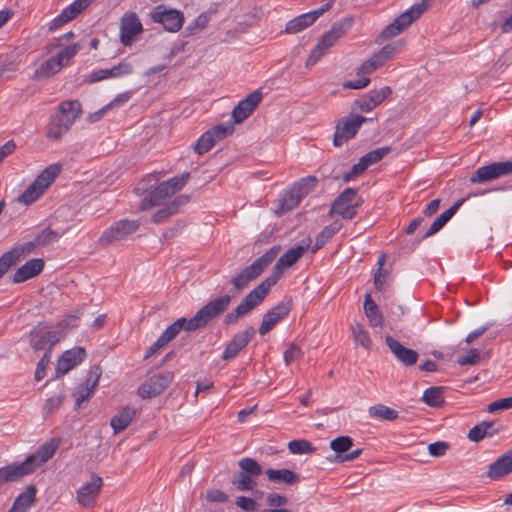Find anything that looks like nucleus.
<instances>
[{
	"mask_svg": "<svg viewBox=\"0 0 512 512\" xmlns=\"http://www.w3.org/2000/svg\"><path fill=\"white\" fill-rule=\"evenodd\" d=\"M210 16L208 13H202L195 18L186 28V35H195L201 32L209 23Z\"/></svg>",
	"mask_w": 512,
	"mask_h": 512,
	"instance_id": "obj_50",
	"label": "nucleus"
},
{
	"mask_svg": "<svg viewBox=\"0 0 512 512\" xmlns=\"http://www.w3.org/2000/svg\"><path fill=\"white\" fill-rule=\"evenodd\" d=\"M24 477L18 463H13L0 468V487L7 482H14Z\"/></svg>",
	"mask_w": 512,
	"mask_h": 512,
	"instance_id": "obj_45",
	"label": "nucleus"
},
{
	"mask_svg": "<svg viewBox=\"0 0 512 512\" xmlns=\"http://www.w3.org/2000/svg\"><path fill=\"white\" fill-rule=\"evenodd\" d=\"M154 22L163 25L169 32H177L181 29L184 21L182 12L175 9H166L163 6H157L151 13Z\"/></svg>",
	"mask_w": 512,
	"mask_h": 512,
	"instance_id": "obj_20",
	"label": "nucleus"
},
{
	"mask_svg": "<svg viewBox=\"0 0 512 512\" xmlns=\"http://www.w3.org/2000/svg\"><path fill=\"white\" fill-rule=\"evenodd\" d=\"M80 50L79 44H73L71 46L65 47L61 51H59L56 55L63 62V65H67V63L77 54Z\"/></svg>",
	"mask_w": 512,
	"mask_h": 512,
	"instance_id": "obj_57",
	"label": "nucleus"
},
{
	"mask_svg": "<svg viewBox=\"0 0 512 512\" xmlns=\"http://www.w3.org/2000/svg\"><path fill=\"white\" fill-rule=\"evenodd\" d=\"M254 334L255 330L253 327H248L235 334L227 344L223 352L222 359L227 361L235 358L239 352L248 345Z\"/></svg>",
	"mask_w": 512,
	"mask_h": 512,
	"instance_id": "obj_25",
	"label": "nucleus"
},
{
	"mask_svg": "<svg viewBox=\"0 0 512 512\" xmlns=\"http://www.w3.org/2000/svg\"><path fill=\"white\" fill-rule=\"evenodd\" d=\"M173 195V189L165 186V181L160 183L148 197H145L140 203V210L145 211L160 204L162 200Z\"/></svg>",
	"mask_w": 512,
	"mask_h": 512,
	"instance_id": "obj_33",
	"label": "nucleus"
},
{
	"mask_svg": "<svg viewBox=\"0 0 512 512\" xmlns=\"http://www.w3.org/2000/svg\"><path fill=\"white\" fill-rule=\"evenodd\" d=\"M369 415L373 418H382L390 421L398 417L397 411L381 404L371 406L369 408Z\"/></svg>",
	"mask_w": 512,
	"mask_h": 512,
	"instance_id": "obj_48",
	"label": "nucleus"
},
{
	"mask_svg": "<svg viewBox=\"0 0 512 512\" xmlns=\"http://www.w3.org/2000/svg\"><path fill=\"white\" fill-rule=\"evenodd\" d=\"M480 360V353L477 349H471L467 355L458 358L461 366L474 365Z\"/></svg>",
	"mask_w": 512,
	"mask_h": 512,
	"instance_id": "obj_63",
	"label": "nucleus"
},
{
	"mask_svg": "<svg viewBox=\"0 0 512 512\" xmlns=\"http://www.w3.org/2000/svg\"><path fill=\"white\" fill-rule=\"evenodd\" d=\"M279 252V246L272 247L262 256L257 258L251 265L241 270L231 280V283L235 290L237 292L241 291L252 280L256 279L264 271V269L274 261Z\"/></svg>",
	"mask_w": 512,
	"mask_h": 512,
	"instance_id": "obj_2",
	"label": "nucleus"
},
{
	"mask_svg": "<svg viewBox=\"0 0 512 512\" xmlns=\"http://www.w3.org/2000/svg\"><path fill=\"white\" fill-rule=\"evenodd\" d=\"M65 337L64 330H52L45 322L38 323L29 333L30 346L36 350L46 349L51 355L52 347Z\"/></svg>",
	"mask_w": 512,
	"mask_h": 512,
	"instance_id": "obj_5",
	"label": "nucleus"
},
{
	"mask_svg": "<svg viewBox=\"0 0 512 512\" xmlns=\"http://www.w3.org/2000/svg\"><path fill=\"white\" fill-rule=\"evenodd\" d=\"M231 296L228 294L210 300L197 313L188 320V329L197 330L205 327L214 318L224 313L229 307Z\"/></svg>",
	"mask_w": 512,
	"mask_h": 512,
	"instance_id": "obj_4",
	"label": "nucleus"
},
{
	"mask_svg": "<svg viewBox=\"0 0 512 512\" xmlns=\"http://www.w3.org/2000/svg\"><path fill=\"white\" fill-rule=\"evenodd\" d=\"M352 337L356 345H360L366 350H369L372 346L369 333L364 329L360 323H354L351 325Z\"/></svg>",
	"mask_w": 512,
	"mask_h": 512,
	"instance_id": "obj_46",
	"label": "nucleus"
},
{
	"mask_svg": "<svg viewBox=\"0 0 512 512\" xmlns=\"http://www.w3.org/2000/svg\"><path fill=\"white\" fill-rule=\"evenodd\" d=\"M143 32L142 23L135 12H126L120 21V40L125 46L132 45Z\"/></svg>",
	"mask_w": 512,
	"mask_h": 512,
	"instance_id": "obj_18",
	"label": "nucleus"
},
{
	"mask_svg": "<svg viewBox=\"0 0 512 512\" xmlns=\"http://www.w3.org/2000/svg\"><path fill=\"white\" fill-rule=\"evenodd\" d=\"M72 125L70 120L61 117V115L56 112L50 118L46 130V137L52 140H59L70 130Z\"/></svg>",
	"mask_w": 512,
	"mask_h": 512,
	"instance_id": "obj_30",
	"label": "nucleus"
},
{
	"mask_svg": "<svg viewBox=\"0 0 512 512\" xmlns=\"http://www.w3.org/2000/svg\"><path fill=\"white\" fill-rule=\"evenodd\" d=\"M512 472V448L493 462L487 471L490 479H499Z\"/></svg>",
	"mask_w": 512,
	"mask_h": 512,
	"instance_id": "obj_31",
	"label": "nucleus"
},
{
	"mask_svg": "<svg viewBox=\"0 0 512 512\" xmlns=\"http://www.w3.org/2000/svg\"><path fill=\"white\" fill-rule=\"evenodd\" d=\"M188 320L189 319H186L185 317L177 319L166 328L160 337L168 344L179 334L181 330L190 332L191 330L188 329Z\"/></svg>",
	"mask_w": 512,
	"mask_h": 512,
	"instance_id": "obj_44",
	"label": "nucleus"
},
{
	"mask_svg": "<svg viewBox=\"0 0 512 512\" xmlns=\"http://www.w3.org/2000/svg\"><path fill=\"white\" fill-rule=\"evenodd\" d=\"M341 227L342 223L339 221H335L332 224L324 227L316 237V242L312 252L322 248L330 239H332V237L340 230Z\"/></svg>",
	"mask_w": 512,
	"mask_h": 512,
	"instance_id": "obj_43",
	"label": "nucleus"
},
{
	"mask_svg": "<svg viewBox=\"0 0 512 512\" xmlns=\"http://www.w3.org/2000/svg\"><path fill=\"white\" fill-rule=\"evenodd\" d=\"M57 113L74 124L82 114V105L78 100H65L59 104Z\"/></svg>",
	"mask_w": 512,
	"mask_h": 512,
	"instance_id": "obj_38",
	"label": "nucleus"
},
{
	"mask_svg": "<svg viewBox=\"0 0 512 512\" xmlns=\"http://www.w3.org/2000/svg\"><path fill=\"white\" fill-rule=\"evenodd\" d=\"M44 268V261L40 258L31 259L19 267L13 276L14 283H22L37 276Z\"/></svg>",
	"mask_w": 512,
	"mask_h": 512,
	"instance_id": "obj_29",
	"label": "nucleus"
},
{
	"mask_svg": "<svg viewBox=\"0 0 512 512\" xmlns=\"http://www.w3.org/2000/svg\"><path fill=\"white\" fill-rule=\"evenodd\" d=\"M103 486V480L100 476L92 474L90 480L83 484L78 490L76 495L77 503L82 508H92L96 504L101 488Z\"/></svg>",
	"mask_w": 512,
	"mask_h": 512,
	"instance_id": "obj_16",
	"label": "nucleus"
},
{
	"mask_svg": "<svg viewBox=\"0 0 512 512\" xmlns=\"http://www.w3.org/2000/svg\"><path fill=\"white\" fill-rule=\"evenodd\" d=\"M135 409L132 407H125L119 413H117L110 422L111 427L114 430V434H118L125 430L132 422L135 416Z\"/></svg>",
	"mask_w": 512,
	"mask_h": 512,
	"instance_id": "obj_40",
	"label": "nucleus"
},
{
	"mask_svg": "<svg viewBox=\"0 0 512 512\" xmlns=\"http://www.w3.org/2000/svg\"><path fill=\"white\" fill-rule=\"evenodd\" d=\"M316 17L313 15L312 11L308 13L301 14L289 22H287L285 26V33L287 34H297L304 29L310 27L316 21Z\"/></svg>",
	"mask_w": 512,
	"mask_h": 512,
	"instance_id": "obj_37",
	"label": "nucleus"
},
{
	"mask_svg": "<svg viewBox=\"0 0 512 512\" xmlns=\"http://www.w3.org/2000/svg\"><path fill=\"white\" fill-rule=\"evenodd\" d=\"M385 343L398 362L406 367L413 366L418 360L417 351L403 346L398 340L390 335L385 337Z\"/></svg>",
	"mask_w": 512,
	"mask_h": 512,
	"instance_id": "obj_24",
	"label": "nucleus"
},
{
	"mask_svg": "<svg viewBox=\"0 0 512 512\" xmlns=\"http://www.w3.org/2000/svg\"><path fill=\"white\" fill-rule=\"evenodd\" d=\"M369 120L371 119L357 114L341 118L336 125L333 138L334 146L340 147L354 138L362 124Z\"/></svg>",
	"mask_w": 512,
	"mask_h": 512,
	"instance_id": "obj_9",
	"label": "nucleus"
},
{
	"mask_svg": "<svg viewBox=\"0 0 512 512\" xmlns=\"http://www.w3.org/2000/svg\"><path fill=\"white\" fill-rule=\"evenodd\" d=\"M501 429V425L495 421H483L480 424L474 426L468 432L469 440L473 442H479L485 437H491L497 434Z\"/></svg>",
	"mask_w": 512,
	"mask_h": 512,
	"instance_id": "obj_35",
	"label": "nucleus"
},
{
	"mask_svg": "<svg viewBox=\"0 0 512 512\" xmlns=\"http://www.w3.org/2000/svg\"><path fill=\"white\" fill-rule=\"evenodd\" d=\"M62 171V164L54 163L45 168L32 184L18 197V202L29 205L37 200Z\"/></svg>",
	"mask_w": 512,
	"mask_h": 512,
	"instance_id": "obj_3",
	"label": "nucleus"
},
{
	"mask_svg": "<svg viewBox=\"0 0 512 512\" xmlns=\"http://www.w3.org/2000/svg\"><path fill=\"white\" fill-rule=\"evenodd\" d=\"M344 32L340 27H332L318 41L306 60L305 67L310 68L315 65L343 36Z\"/></svg>",
	"mask_w": 512,
	"mask_h": 512,
	"instance_id": "obj_14",
	"label": "nucleus"
},
{
	"mask_svg": "<svg viewBox=\"0 0 512 512\" xmlns=\"http://www.w3.org/2000/svg\"><path fill=\"white\" fill-rule=\"evenodd\" d=\"M392 93L389 86L380 89L371 90L356 99L352 104L353 111L370 112L385 101Z\"/></svg>",
	"mask_w": 512,
	"mask_h": 512,
	"instance_id": "obj_19",
	"label": "nucleus"
},
{
	"mask_svg": "<svg viewBox=\"0 0 512 512\" xmlns=\"http://www.w3.org/2000/svg\"><path fill=\"white\" fill-rule=\"evenodd\" d=\"M427 8L428 6L425 3H416L412 5L409 9L401 13L392 23L383 29L380 34V38L382 40H388L399 35L413 22L418 20L424 14Z\"/></svg>",
	"mask_w": 512,
	"mask_h": 512,
	"instance_id": "obj_6",
	"label": "nucleus"
},
{
	"mask_svg": "<svg viewBox=\"0 0 512 512\" xmlns=\"http://www.w3.org/2000/svg\"><path fill=\"white\" fill-rule=\"evenodd\" d=\"M99 378L100 374L96 372H90L87 375L85 381L74 393L77 407H79L83 402L87 401L91 397L94 390L98 386Z\"/></svg>",
	"mask_w": 512,
	"mask_h": 512,
	"instance_id": "obj_32",
	"label": "nucleus"
},
{
	"mask_svg": "<svg viewBox=\"0 0 512 512\" xmlns=\"http://www.w3.org/2000/svg\"><path fill=\"white\" fill-rule=\"evenodd\" d=\"M367 168L368 167L366 166L362 158H360L359 162L354 164L352 168L343 176V180L345 182H349L356 178L357 176H359L360 174H362Z\"/></svg>",
	"mask_w": 512,
	"mask_h": 512,
	"instance_id": "obj_59",
	"label": "nucleus"
},
{
	"mask_svg": "<svg viewBox=\"0 0 512 512\" xmlns=\"http://www.w3.org/2000/svg\"><path fill=\"white\" fill-rule=\"evenodd\" d=\"M404 47L402 41H395L385 45L381 50L375 53L371 58L365 61L358 69V75H369L378 68L382 67L385 62L389 61L399 54Z\"/></svg>",
	"mask_w": 512,
	"mask_h": 512,
	"instance_id": "obj_8",
	"label": "nucleus"
},
{
	"mask_svg": "<svg viewBox=\"0 0 512 512\" xmlns=\"http://www.w3.org/2000/svg\"><path fill=\"white\" fill-rule=\"evenodd\" d=\"M238 465L243 470V473L252 477H257L262 474L260 464L253 458H242L238 462Z\"/></svg>",
	"mask_w": 512,
	"mask_h": 512,
	"instance_id": "obj_51",
	"label": "nucleus"
},
{
	"mask_svg": "<svg viewBox=\"0 0 512 512\" xmlns=\"http://www.w3.org/2000/svg\"><path fill=\"white\" fill-rule=\"evenodd\" d=\"M292 309V299L284 298L275 307L271 308L264 316L259 327L261 335L267 334L283 318H285Z\"/></svg>",
	"mask_w": 512,
	"mask_h": 512,
	"instance_id": "obj_21",
	"label": "nucleus"
},
{
	"mask_svg": "<svg viewBox=\"0 0 512 512\" xmlns=\"http://www.w3.org/2000/svg\"><path fill=\"white\" fill-rule=\"evenodd\" d=\"M317 183L318 179L315 176H307L297 181L282 199V210L289 211L295 208Z\"/></svg>",
	"mask_w": 512,
	"mask_h": 512,
	"instance_id": "obj_10",
	"label": "nucleus"
},
{
	"mask_svg": "<svg viewBox=\"0 0 512 512\" xmlns=\"http://www.w3.org/2000/svg\"><path fill=\"white\" fill-rule=\"evenodd\" d=\"M464 201L465 199L458 200L449 209L440 214L433 221L430 228L424 234L423 238L431 237L432 235L440 231L445 226V224L453 217V215L458 211V209L461 207Z\"/></svg>",
	"mask_w": 512,
	"mask_h": 512,
	"instance_id": "obj_36",
	"label": "nucleus"
},
{
	"mask_svg": "<svg viewBox=\"0 0 512 512\" xmlns=\"http://www.w3.org/2000/svg\"><path fill=\"white\" fill-rule=\"evenodd\" d=\"M352 446L353 439L349 436H339L330 442V448L338 454L348 452Z\"/></svg>",
	"mask_w": 512,
	"mask_h": 512,
	"instance_id": "obj_52",
	"label": "nucleus"
},
{
	"mask_svg": "<svg viewBox=\"0 0 512 512\" xmlns=\"http://www.w3.org/2000/svg\"><path fill=\"white\" fill-rule=\"evenodd\" d=\"M85 355V349L82 347H75L65 351L57 362V375L68 373L84 360Z\"/></svg>",
	"mask_w": 512,
	"mask_h": 512,
	"instance_id": "obj_27",
	"label": "nucleus"
},
{
	"mask_svg": "<svg viewBox=\"0 0 512 512\" xmlns=\"http://www.w3.org/2000/svg\"><path fill=\"white\" fill-rule=\"evenodd\" d=\"M37 489L35 485H28L14 500L7 512H27L36 503Z\"/></svg>",
	"mask_w": 512,
	"mask_h": 512,
	"instance_id": "obj_28",
	"label": "nucleus"
},
{
	"mask_svg": "<svg viewBox=\"0 0 512 512\" xmlns=\"http://www.w3.org/2000/svg\"><path fill=\"white\" fill-rule=\"evenodd\" d=\"M134 67L130 62L121 61L111 68L99 69L91 72L83 80L84 83H95L109 78H119L132 74Z\"/></svg>",
	"mask_w": 512,
	"mask_h": 512,
	"instance_id": "obj_22",
	"label": "nucleus"
},
{
	"mask_svg": "<svg viewBox=\"0 0 512 512\" xmlns=\"http://www.w3.org/2000/svg\"><path fill=\"white\" fill-rule=\"evenodd\" d=\"M509 408H512V396L508 398H502L490 403L487 407V410L489 413H495L497 411Z\"/></svg>",
	"mask_w": 512,
	"mask_h": 512,
	"instance_id": "obj_61",
	"label": "nucleus"
},
{
	"mask_svg": "<svg viewBox=\"0 0 512 512\" xmlns=\"http://www.w3.org/2000/svg\"><path fill=\"white\" fill-rule=\"evenodd\" d=\"M448 448L449 444L444 441H438L428 445L429 454L433 457H441L445 455Z\"/></svg>",
	"mask_w": 512,
	"mask_h": 512,
	"instance_id": "obj_62",
	"label": "nucleus"
},
{
	"mask_svg": "<svg viewBox=\"0 0 512 512\" xmlns=\"http://www.w3.org/2000/svg\"><path fill=\"white\" fill-rule=\"evenodd\" d=\"M357 191L346 188L334 201L329 214H338L344 219H352L357 214L359 203L356 202Z\"/></svg>",
	"mask_w": 512,
	"mask_h": 512,
	"instance_id": "obj_13",
	"label": "nucleus"
},
{
	"mask_svg": "<svg viewBox=\"0 0 512 512\" xmlns=\"http://www.w3.org/2000/svg\"><path fill=\"white\" fill-rule=\"evenodd\" d=\"M422 399L429 406L439 407L444 403L443 389L430 387L424 391Z\"/></svg>",
	"mask_w": 512,
	"mask_h": 512,
	"instance_id": "obj_47",
	"label": "nucleus"
},
{
	"mask_svg": "<svg viewBox=\"0 0 512 512\" xmlns=\"http://www.w3.org/2000/svg\"><path fill=\"white\" fill-rule=\"evenodd\" d=\"M233 128L225 124H218L212 127L210 130L203 133L197 140L193 149L198 155H202L208 152L216 142L224 139L226 136L231 134Z\"/></svg>",
	"mask_w": 512,
	"mask_h": 512,
	"instance_id": "obj_17",
	"label": "nucleus"
},
{
	"mask_svg": "<svg viewBox=\"0 0 512 512\" xmlns=\"http://www.w3.org/2000/svg\"><path fill=\"white\" fill-rule=\"evenodd\" d=\"M307 246L298 245L286 251L274 266L273 273L250 291L240 304L225 317L226 324H235L239 317L247 315L257 307L268 295L270 289L277 283L283 273V269L295 264L306 251Z\"/></svg>",
	"mask_w": 512,
	"mask_h": 512,
	"instance_id": "obj_1",
	"label": "nucleus"
},
{
	"mask_svg": "<svg viewBox=\"0 0 512 512\" xmlns=\"http://www.w3.org/2000/svg\"><path fill=\"white\" fill-rule=\"evenodd\" d=\"M232 483L239 491H249L256 486L253 477L243 472L239 474L238 478L233 479Z\"/></svg>",
	"mask_w": 512,
	"mask_h": 512,
	"instance_id": "obj_53",
	"label": "nucleus"
},
{
	"mask_svg": "<svg viewBox=\"0 0 512 512\" xmlns=\"http://www.w3.org/2000/svg\"><path fill=\"white\" fill-rule=\"evenodd\" d=\"M267 478L271 482L293 485L300 481V477L294 471L289 469H268L266 471Z\"/></svg>",
	"mask_w": 512,
	"mask_h": 512,
	"instance_id": "obj_39",
	"label": "nucleus"
},
{
	"mask_svg": "<svg viewBox=\"0 0 512 512\" xmlns=\"http://www.w3.org/2000/svg\"><path fill=\"white\" fill-rule=\"evenodd\" d=\"M57 448L58 444L54 441L47 442L43 444L35 453L28 456L23 462L18 463L24 476L33 473L49 459H51L54 456Z\"/></svg>",
	"mask_w": 512,
	"mask_h": 512,
	"instance_id": "obj_12",
	"label": "nucleus"
},
{
	"mask_svg": "<svg viewBox=\"0 0 512 512\" xmlns=\"http://www.w3.org/2000/svg\"><path fill=\"white\" fill-rule=\"evenodd\" d=\"M301 354V349L297 345L293 343L289 344L288 348L284 352V361L286 365H290L292 362L298 359Z\"/></svg>",
	"mask_w": 512,
	"mask_h": 512,
	"instance_id": "obj_64",
	"label": "nucleus"
},
{
	"mask_svg": "<svg viewBox=\"0 0 512 512\" xmlns=\"http://www.w3.org/2000/svg\"><path fill=\"white\" fill-rule=\"evenodd\" d=\"M189 173H183L180 176L174 177L172 179H169L165 181V186H168L169 188L173 189V194L182 189V187L187 183L189 180Z\"/></svg>",
	"mask_w": 512,
	"mask_h": 512,
	"instance_id": "obj_58",
	"label": "nucleus"
},
{
	"mask_svg": "<svg viewBox=\"0 0 512 512\" xmlns=\"http://www.w3.org/2000/svg\"><path fill=\"white\" fill-rule=\"evenodd\" d=\"M510 174H512V161L495 162L479 167L470 177V182L484 183Z\"/></svg>",
	"mask_w": 512,
	"mask_h": 512,
	"instance_id": "obj_15",
	"label": "nucleus"
},
{
	"mask_svg": "<svg viewBox=\"0 0 512 512\" xmlns=\"http://www.w3.org/2000/svg\"><path fill=\"white\" fill-rule=\"evenodd\" d=\"M364 313L373 327H381L383 325V317L378 306L373 301L371 295L367 293L364 300Z\"/></svg>",
	"mask_w": 512,
	"mask_h": 512,
	"instance_id": "obj_42",
	"label": "nucleus"
},
{
	"mask_svg": "<svg viewBox=\"0 0 512 512\" xmlns=\"http://www.w3.org/2000/svg\"><path fill=\"white\" fill-rule=\"evenodd\" d=\"M63 67V62H61L57 55H55L46 60L37 68L35 71V76L38 79L49 78L58 73Z\"/></svg>",
	"mask_w": 512,
	"mask_h": 512,
	"instance_id": "obj_41",
	"label": "nucleus"
},
{
	"mask_svg": "<svg viewBox=\"0 0 512 512\" xmlns=\"http://www.w3.org/2000/svg\"><path fill=\"white\" fill-rule=\"evenodd\" d=\"M172 372H157L151 375L145 383L138 388V395L143 399H149L160 395L168 388L173 380Z\"/></svg>",
	"mask_w": 512,
	"mask_h": 512,
	"instance_id": "obj_11",
	"label": "nucleus"
},
{
	"mask_svg": "<svg viewBox=\"0 0 512 512\" xmlns=\"http://www.w3.org/2000/svg\"><path fill=\"white\" fill-rule=\"evenodd\" d=\"M94 0H75L67 6L60 15L53 19L49 29L51 31L60 28L62 25L73 20L78 14L85 10Z\"/></svg>",
	"mask_w": 512,
	"mask_h": 512,
	"instance_id": "obj_26",
	"label": "nucleus"
},
{
	"mask_svg": "<svg viewBox=\"0 0 512 512\" xmlns=\"http://www.w3.org/2000/svg\"><path fill=\"white\" fill-rule=\"evenodd\" d=\"M63 402V396L55 395L46 400L43 406L44 417H48L57 411Z\"/></svg>",
	"mask_w": 512,
	"mask_h": 512,
	"instance_id": "obj_55",
	"label": "nucleus"
},
{
	"mask_svg": "<svg viewBox=\"0 0 512 512\" xmlns=\"http://www.w3.org/2000/svg\"><path fill=\"white\" fill-rule=\"evenodd\" d=\"M173 214H175V209L172 208V206L166 205L153 214L152 221L156 224H160L166 221Z\"/></svg>",
	"mask_w": 512,
	"mask_h": 512,
	"instance_id": "obj_60",
	"label": "nucleus"
},
{
	"mask_svg": "<svg viewBox=\"0 0 512 512\" xmlns=\"http://www.w3.org/2000/svg\"><path fill=\"white\" fill-rule=\"evenodd\" d=\"M288 449L292 454H311L315 451V447L305 439H296L288 443Z\"/></svg>",
	"mask_w": 512,
	"mask_h": 512,
	"instance_id": "obj_49",
	"label": "nucleus"
},
{
	"mask_svg": "<svg viewBox=\"0 0 512 512\" xmlns=\"http://www.w3.org/2000/svg\"><path fill=\"white\" fill-rule=\"evenodd\" d=\"M263 94L256 90L242 99L232 111V118L235 123L246 120L262 101Z\"/></svg>",
	"mask_w": 512,
	"mask_h": 512,
	"instance_id": "obj_23",
	"label": "nucleus"
},
{
	"mask_svg": "<svg viewBox=\"0 0 512 512\" xmlns=\"http://www.w3.org/2000/svg\"><path fill=\"white\" fill-rule=\"evenodd\" d=\"M59 237L60 235L57 232L47 228L36 236L35 241L38 246H45L56 241Z\"/></svg>",
	"mask_w": 512,
	"mask_h": 512,
	"instance_id": "obj_56",
	"label": "nucleus"
},
{
	"mask_svg": "<svg viewBox=\"0 0 512 512\" xmlns=\"http://www.w3.org/2000/svg\"><path fill=\"white\" fill-rule=\"evenodd\" d=\"M390 151L389 147H381L377 148L373 151H370L366 155L362 156V160L366 164L367 167L379 162L383 159Z\"/></svg>",
	"mask_w": 512,
	"mask_h": 512,
	"instance_id": "obj_54",
	"label": "nucleus"
},
{
	"mask_svg": "<svg viewBox=\"0 0 512 512\" xmlns=\"http://www.w3.org/2000/svg\"><path fill=\"white\" fill-rule=\"evenodd\" d=\"M36 242H27L21 246H18L11 251L4 253L0 257V262L4 263L6 271L13 265H15L21 258L33 252Z\"/></svg>",
	"mask_w": 512,
	"mask_h": 512,
	"instance_id": "obj_34",
	"label": "nucleus"
},
{
	"mask_svg": "<svg viewBox=\"0 0 512 512\" xmlns=\"http://www.w3.org/2000/svg\"><path fill=\"white\" fill-rule=\"evenodd\" d=\"M140 223L138 220L122 219L113 223L109 228L103 231L98 239L101 246H108L114 242L125 240L129 235L138 230Z\"/></svg>",
	"mask_w": 512,
	"mask_h": 512,
	"instance_id": "obj_7",
	"label": "nucleus"
}]
</instances>
